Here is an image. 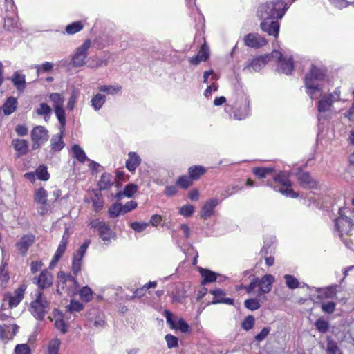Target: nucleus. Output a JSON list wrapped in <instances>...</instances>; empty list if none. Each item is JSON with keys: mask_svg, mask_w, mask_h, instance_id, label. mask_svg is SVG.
I'll list each match as a JSON object with an SVG mask.
<instances>
[{"mask_svg": "<svg viewBox=\"0 0 354 354\" xmlns=\"http://www.w3.org/2000/svg\"><path fill=\"white\" fill-rule=\"evenodd\" d=\"M325 72L314 66H312L310 72L306 75L305 83L308 93L311 98L315 97L322 94L320 87L315 83V81H320L324 79Z\"/></svg>", "mask_w": 354, "mask_h": 354, "instance_id": "obj_1", "label": "nucleus"}, {"mask_svg": "<svg viewBox=\"0 0 354 354\" xmlns=\"http://www.w3.org/2000/svg\"><path fill=\"white\" fill-rule=\"evenodd\" d=\"M50 302L44 295L41 290L36 294V297L30 304V311L37 319L42 320L48 313Z\"/></svg>", "mask_w": 354, "mask_h": 354, "instance_id": "obj_2", "label": "nucleus"}, {"mask_svg": "<svg viewBox=\"0 0 354 354\" xmlns=\"http://www.w3.org/2000/svg\"><path fill=\"white\" fill-rule=\"evenodd\" d=\"M283 6L282 1L266 3L261 7V17L264 19L281 18L285 14L286 8L285 6L282 9L281 7Z\"/></svg>", "mask_w": 354, "mask_h": 354, "instance_id": "obj_3", "label": "nucleus"}, {"mask_svg": "<svg viewBox=\"0 0 354 354\" xmlns=\"http://www.w3.org/2000/svg\"><path fill=\"white\" fill-rule=\"evenodd\" d=\"M78 286L76 279L70 274L60 271L57 274V292L61 294L60 289L65 290L70 293L76 290Z\"/></svg>", "mask_w": 354, "mask_h": 354, "instance_id": "obj_4", "label": "nucleus"}, {"mask_svg": "<svg viewBox=\"0 0 354 354\" xmlns=\"http://www.w3.org/2000/svg\"><path fill=\"white\" fill-rule=\"evenodd\" d=\"M48 138V131L42 126H36L31 131L32 148L33 150L39 149Z\"/></svg>", "mask_w": 354, "mask_h": 354, "instance_id": "obj_5", "label": "nucleus"}, {"mask_svg": "<svg viewBox=\"0 0 354 354\" xmlns=\"http://www.w3.org/2000/svg\"><path fill=\"white\" fill-rule=\"evenodd\" d=\"M91 47V41L86 40L84 44L77 48L72 58V65L75 67L82 66L85 64V59L87 57V51Z\"/></svg>", "mask_w": 354, "mask_h": 354, "instance_id": "obj_6", "label": "nucleus"}, {"mask_svg": "<svg viewBox=\"0 0 354 354\" xmlns=\"http://www.w3.org/2000/svg\"><path fill=\"white\" fill-rule=\"evenodd\" d=\"M26 286L24 284L17 288L13 294L8 293L5 295V300L8 301L9 306L13 308L17 306L24 298V295Z\"/></svg>", "mask_w": 354, "mask_h": 354, "instance_id": "obj_7", "label": "nucleus"}, {"mask_svg": "<svg viewBox=\"0 0 354 354\" xmlns=\"http://www.w3.org/2000/svg\"><path fill=\"white\" fill-rule=\"evenodd\" d=\"M53 274L47 270H43L37 277L34 278V282L41 290L50 288L53 283Z\"/></svg>", "mask_w": 354, "mask_h": 354, "instance_id": "obj_8", "label": "nucleus"}, {"mask_svg": "<svg viewBox=\"0 0 354 354\" xmlns=\"http://www.w3.org/2000/svg\"><path fill=\"white\" fill-rule=\"evenodd\" d=\"M164 315L166 317L167 322L170 325L171 328L179 329L183 333L188 331L189 325L183 318H180L178 322H176L173 319V314L168 310L164 311Z\"/></svg>", "mask_w": 354, "mask_h": 354, "instance_id": "obj_9", "label": "nucleus"}, {"mask_svg": "<svg viewBox=\"0 0 354 354\" xmlns=\"http://www.w3.org/2000/svg\"><path fill=\"white\" fill-rule=\"evenodd\" d=\"M353 221L347 216H340L335 220L336 229L341 234H348L353 227Z\"/></svg>", "mask_w": 354, "mask_h": 354, "instance_id": "obj_10", "label": "nucleus"}, {"mask_svg": "<svg viewBox=\"0 0 354 354\" xmlns=\"http://www.w3.org/2000/svg\"><path fill=\"white\" fill-rule=\"evenodd\" d=\"M244 41L246 46L254 48H261L267 44L264 37L252 33L248 34L245 37Z\"/></svg>", "mask_w": 354, "mask_h": 354, "instance_id": "obj_11", "label": "nucleus"}, {"mask_svg": "<svg viewBox=\"0 0 354 354\" xmlns=\"http://www.w3.org/2000/svg\"><path fill=\"white\" fill-rule=\"evenodd\" d=\"M257 286H259V294H265L270 292L274 277L271 274H266L261 279L257 277Z\"/></svg>", "mask_w": 354, "mask_h": 354, "instance_id": "obj_12", "label": "nucleus"}, {"mask_svg": "<svg viewBox=\"0 0 354 354\" xmlns=\"http://www.w3.org/2000/svg\"><path fill=\"white\" fill-rule=\"evenodd\" d=\"M68 236H69V235L68 233V229L66 228L65 230L64 234L62 236L61 243H59V245L57 249V251L55 252V254L50 262V268L53 267L58 262V261L60 259V258L64 253V252L66 250V245L68 243Z\"/></svg>", "mask_w": 354, "mask_h": 354, "instance_id": "obj_13", "label": "nucleus"}, {"mask_svg": "<svg viewBox=\"0 0 354 354\" xmlns=\"http://www.w3.org/2000/svg\"><path fill=\"white\" fill-rule=\"evenodd\" d=\"M35 239V238L34 235L27 234L23 236L16 243V247L23 256L26 254L29 247L34 243Z\"/></svg>", "mask_w": 354, "mask_h": 354, "instance_id": "obj_14", "label": "nucleus"}, {"mask_svg": "<svg viewBox=\"0 0 354 354\" xmlns=\"http://www.w3.org/2000/svg\"><path fill=\"white\" fill-rule=\"evenodd\" d=\"M269 61H270V55H264L259 56L254 59L250 64L246 66L244 68V70L250 69L252 68L254 71L257 72L260 71Z\"/></svg>", "mask_w": 354, "mask_h": 354, "instance_id": "obj_15", "label": "nucleus"}, {"mask_svg": "<svg viewBox=\"0 0 354 354\" xmlns=\"http://www.w3.org/2000/svg\"><path fill=\"white\" fill-rule=\"evenodd\" d=\"M47 192L43 187H40L39 189H37L35 192V201L37 203L45 205L47 204ZM40 209V214L41 215L44 214L47 212V209L44 206H42Z\"/></svg>", "mask_w": 354, "mask_h": 354, "instance_id": "obj_16", "label": "nucleus"}, {"mask_svg": "<svg viewBox=\"0 0 354 354\" xmlns=\"http://www.w3.org/2000/svg\"><path fill=\"white\" fill-rule=\"evenodd\" d=\"M218 205V201L216 199H212L205 203V204L203 206L201 216L203 219H207L210 217L213 213L214 209L216 206Z\"/></svg>", "mask_w": 354, "mask_h": 354, "instance_id": "obj_17", "label": "nucleus"}, {"mask_svg": "<svg viewBox=\"0 0 354 354\" xmlns=\"http://www.w3.org/2000/svg\"><path fill=\"white\" fill-rule=\"evenodd\" d=\"M261 28L269 35L277 37L279 30V24L278 21H272L270 23L263 21L261 24Z\"/></svg>", "mask_w": 354, "mask_h": 354, "instance_id": "obj_18", "label": "nucleus"}, {"mask_svg": "<svg viewBox=\"0 0 354 354\" xmlns=\"http://www.w3.org/2000/svg\"><path fill=\"white\" fill-rule=\"evenodd\" d=\"M210 293L216 298L215 300L212 301V304L223 303L230 305L234 304V300L232 299L223 297L225 293L221 289L217 288L210 290Z\"/></svg>", "mask_w": 354, "mask_h": 354, "instance_id": "obj_19", "label": "nucleus"}, {"mask_svg": "<svg viewBox=\"0 0 354 354\" xmlns=\"http://www.w3.org/2000/svg\"><path fill=\"white\" fill-rule=\"evenodd\" d=\"M126 162V167L129 171H134L141 162L140 156L135 152H129Z\"/></svg>", "mask_w": 354, "mask_h": 354, "instance_id": "obj_20", "label": "nucleus"}, {"mask_svg": "<svg viewBox=\"0 0 354 354\" xmlns=\"http://www.w3.org/2000/svg\"><path fill=\"white\" fill-rule=\"evenodd\" d=\"M98 232L100 237L104 242L109 243L111 239H114L115 237V234L107 224L101 226Z\"/></svg>", "mask_w": 354, "mask_h": 354, "instance_id": "obj_21", "label": "nucleus"}, {"mask_svg": "<svg viewBox=\"0 0 354 354\" xmlns=\"http://www.w3.org/2000/svg\"><path fill=\"white\" fill-rule=\"evenodd\" d=\"M299 183L306 188H314L317 186V182L309 175L308 173H301L298 176Z\"/></svg>", "mask_w": 354, "mask_h": 354, "instance_id": "obj_22", "label": "nucleus"}, {"mask_svg": "<svg viewBox=\"0 0 354 354\" xmlns=\"http://www.w3.org/2000/svg\"><path fill=\"white\" fill-rule=\"evenodd\" d=\"M64 132L60 130L59 134L53 136L50 140V147L53 151H59L62 150L65 144L62 140Z\"/></svg>", "mask_w": 354, "mask_h": 354, "instance_id": "obj_23", "label": "nucleus"}, {"mask_svg": "<svg viewBox=\"0 0 354 354\" xmlns=\"http://www.w3.org/2000/svg\"><path fill=\"white\" fill-rule=\"evenodd\" d=\"M11 80L18 91L21 92L25 89L26 83L24 75L15 72Z\"/></svg>", "mask_w": 354, "mask_h": 354, "instance_id": "obj_24", "label": "nucleus"}, {"mask_svg": "<svg viewBox=\"0 0 354 354\" xmlns=\"http://www.w3.org/2000/svg\"><path fill=\"white\" fill-rule=\"evenodd\" d=\"M12 145L20 155H25L28 152V142L26 140L15 139L12 141Z\"/></svg>", "mask_w": 354, "mask_h": 354, "instance_id": "obj_25", "label": "nucleus"}, {"mask_svg": "<svg viewBox=\"0 0 354 354\" xmlns=\"http://www.w3.org/2000/svg\"><path fill=\"white\" fill-rule=\"evenodd\" d=\"M138 190V186L135 184H129L127 185L123 192H120L116 194V198L118 200H121L122 197L127 196L131 197Z\"/></svg>", "mask_w": 354, "mask_h": 354, "instance_id": "obj_26", "label": "nucleus"}, {"mask_svg": "<svg viewBox=\"0 0 354 354\" xmlns=\"http://www.w3.org/2000/svg\"><path fill=\"white\" fill-rule=\"evenodd\" d=\"M111 176L109 174H102L100 180L98 182V187L100 190H106L109 189L113 185V182L111 180Z\"/></svg>", "mask_w": 354, "mask_h": 354, "instance_id": "obj_27", "label": "nucleus"}, {"mask_svg": "<svg viewBox=\"0 0 354 354\" xmlns=\"http://www.w3.org/2000/svg\"><path fill=\"white\" fill-rule=\"evenodd\" d=\"M333 103V100L327 95H324L318 102L319 112H326L330 110Z\"/></svg>", "mask_w": 354, "mask_h": 354, "instance_id": "obj_28", "label": "nucleus"}, {"mask_svg": "<svg viewBox=\"0 0 354 354\" xmlns=\"http://www.w3.org/2000/svg\"><path fill=\"white\" fill-rule=\"evenodd\" d=\"M93 203V207L95 212L100 211L104 206V201L101 193L95 192L94 195L91 197Z\"/></svg>", "mask_w": 354, "mask_h": 354, "instance_id": "obj_29", "label": "nucleus"}, {"mask_svg": "<svg viewBox=\"0 0 354 354\" xmlns=\"http://www.w3.org/2000/svg\"><path fill=\"white\" fill-rule=\"evenodd\" d=\"M106 101L105 95L97 93L91 99V106L94 108L95 111H97L101 109Z\"/></svg>", "mask_w": 354, "mask_h": 354, "instance_id": "obj_30", "label": "nucleus"}, {"mask_svg": "<svg viewBox=\"0 0 354 354\" xmlns=\"http://www.w3.org/2000/svg\"><path fill=\"white\" fill-rule=\"evenodd\" d=\"M338 287L339 286L337 285H333V286H330L326 288L320 289L319 290V292H321L324 296V297L328 298V299H332L336 296Z\"/></svg>", "mask_w": 354, "mask_h": 354, "instance_id": "obj_31", "label": "nucleus"}, {"mask_svg": "<svg viewBox=\"0 0 354 354\" xmlns=\"http://www.w3.org/2000/svg\"><path fill=\"white\" fill-rule=\"evenodd\" d=\"M7 264L5 263L0 267V286L5 288L8 283L10 276L6 268Z\"/></svg>", "mask_w": 354, "mask_h": 354, "instance_id": "obj_32", "label": "nucleus"}, {"mask_svg": "<svg viewBox=\"0 0 354 354\" xmlns=\"http://www.w3.org/2000/svg\"><path fill=\"white\" fill-rule=\"evenodd\" d=\"M205 172V169L202 166H194L189 169V175L192 180L198 179Z\"/></svg>", "mask_w": 354, "mask_h": 354, "instance_id": "obj_33", "label": "nucleus"}, {"mask_svg": "<svg viewBox=\"0 0 354 354\" xmlns=\"http://www.w3.org/2000/svg\"><path fill=\"white\" fill-rule=\"evenodd\" d=\"M49 98L50 101L53 102V106H54V109L60 108L63 106L64 97L62 94L54 93L50 95Z\"/></svg>", "mask_w": 354, "mask_h": 354, "instance_id": "obj_34", "label": "nucleus"}, {"mask_svg": "<svg viewBox=\"0 0 354 354\" xmlns=\"http://www.w3.org/2000/svg\"><path fill=\"white\" fill-rule=\"evenodd\" d=\"M55 115L60 123L59 130L64 131L66 126L65 111L62 107L55 109Z\"/></svg>", "mask_w": 354, "mask_h": 354, "instance_id": "obj_35", "label": "nucleus"}, {"mask_svg": "<svg viewBox=\"0 0 354 354\" xmlns=\"http://www.w3.org/2000/svg\"><path fill=\"white\" fill-rule=\"evenodd\" d=\"M72 151L73 156L77 158L80 162H84L86 159V156L83 149L77 144L72 146Z\"/></svg>", "mask_w": 354, "mask_h": 354, "instance_id": "obj_36", "label": "nucleus"}, {"mask_svg": "<svg viewBox=\"0 0 354 354\" xmlns=\"http://www.w3.org/2000/svg\"><path fill=\"white\" fill-rule=\"evenodd\" d=\"M200 272L203 277V281H202L203 284L214 282L216 279V274L208 270L201 269Z\"/></svg>", "mask_w": 354, "mask_h": 354, "instance_id": "obj_37", "label": "nucleus"}, {"mask_svg": "<svg viewBox=\"0 0 354 354\" xmlns=\"http://www.w3.org/2000/svg\"><path fill=\"white\" fill-rule=\"evenodd\" d=\"M98 89L101 92L106 93L109 95H114L121 91L122 86H119V85H113V86L102 85V86H100L98 88Z\"/></svg>", "mask_w": 354, "mask_h": 354, "instance_id": "obj_38", "label": "nucleus"}, {"mask_svg": "<svg viewBox=\"0 0 354 354\" xmlns=\"http://www.w3.org/2000/svg\"><path fill=\"white\" fill-rule=\"evenodd\" d=\"M280 67L283 73L286 75L290 74L293 69V63L292 59H289L286 60L283 59L280 62Z\"/></svg>", "mask_w": 354, "mask_h": 354, "instance_id": "obj_39", "label": "nucleus"}, {"mask_svg": "<svg viewBox=\"0 0 354 354\" xmlns=\"http://www.w3.org/2000/svg\"><path fill=\"white\" fill-rule=\"evenodd\" d=\"M274 180L280 183L284 187H290L291 182L288 179V174L285 171H281L274 177Z\"/></svg>", "mask_w": 354, "mask_h": 354, "instance_id": "obj_40", "label": "nucleus"}, {"mask_svg": "<svg viewBox=\"0 0 354 354\" xmlns=\"http://www.w3.org/2000/svg\"><path fill=\"white\" fill-rule=\"evenodd\" d=\"M284 279L286 280V285L290 289H295L299 287V281L292 275L290 274H285Z\"/></svg>", "mask_w": 354, "mask_h": 354, "instance_id": "obj_41", "label": "nucleus"}, {"mask_svg": "<svg viewBox=\"0 0 354 354\" xmlns=\"http://www.w3.org/2000/svg\"><path fill=\"white\" fill-rule=\"evenodd\" d=\"M274 169L272 167H255L253 172L259 178H265L267 174L272 173Z\"/></svg>", "mask_w": 354, "mask_h": 354, "instance_id": "obj_42", "label": "nucleus"}, {"mask_svg": "<svg viewBox=\"0 0 354 354\" xmlns=\"http://www.w3.org/2000/svg\"><path fill=\"white\" fill-rule=\"evenodd\" d=\"M60 340L57 338L52 339L48 345V354H58L60 346Z\"/></svg>", "mask_w": 354, "mask_h": 354, "instance_id": "obj_43", "label": "nucleus"}, {"mask_svg": "<svg viewBox=\"0 0 354 354\" xmlns=\"http://www.w3.org/2000/svg\"><path fill=\"white\" fill-rule=\"evenodd\" d=\"M192 180L187 176H180L176 181V184L183 189H187L192 185Z\"/></svg>", "mask_w": 354, "mask_h": 354, "instance_id": "obj_44", "label": "nucleus"}, {"mask_svg": "<svg viewBox=\"0 0 354 354\" xmlns=\"http://www.w3.org/2000/svg\"><path fill=\"white\" fill-rule=\"evenodd\" d=\"M109 214L111 218L117 217L120 214H124L122 209V204L115 203L111 205L109 209Z\"/></svg>", "mask_w": 354, "mask_h": 354, "instance_id": "obj_45", "label": "nucleus"}, {"mask_svg": "<svg viewBox=\"0 0 354 354\" xmlns=\"http://www.w3.org/2000/svg\"><path fill=\"white\" fill-rule=\"evenodd\" d=\"M315 326L316 328L322 333H326L329 329V324L327 321L324 320L322 319H317L315 323Z\"/></svg>", "mask_w": 354, "mask_h": 354, "instance_id": "obj_46", "label": "nucleus"}, {"mask_svg": "<svg viewBox=\"0 0 354 354\" xmlns=\"http://www.w3.org/2000/svg\"><path fill=\"white\" fill-rule=\"evenodd\" d=\"M81 298L86 302L90 301L93 298V292L87 286L83 287L80 292Z\"/></svg>", "mask_w": 354, "mask_h": 354, "instance_id": "obj_47", "label": "nucleus"}, {"mask_svg": "<svg viewBox=\"0 0 354 354\" xmlns=\"http://www.w3.org/2000/svg\"><path fill=\"white\" fill-rule=\"evenodd\" d=\"M255 319L252 315H248L241 324L242 328L245 330H249L252 329L254 326Z\"/></svg>", "mask_w": 354, "mask_h": 354, "instance_id": "obj_48", "label": "nucleus"}, {"mask_svg": "<svg viewBox=\"0 0 354 354\" xmlns=\"http://www.w3.org/2000/svg\"><path fill=\"white\" fill-rule=\"evenodd\" d=\"M35 174L37 176V178L42 180H47L49 178V174L47 171V168L44 165L39 166L36 171Z\"/></svg>", "mask_w": 354, "mask_h": 354, "instance_id": "obj_49", "label": "nucleus"}, {"mask_svg": "<svg viewBox=\"0 0 354 354\" xmlns=\"http://www.w3.org/2000/svg\"><path fill=\"white\" fill-rule=\"evenodd\" d=\"M82 28L83 25L81 22L77 21L68 25L66 28V31L68 34H75L81 30Z\"/></svg>", "mask_w": 354, "mask_h": 354, "instance_id": "obj_50", "label": "nucleus"}, {"mask_svg": "<svg viewBox=\"0 0 354 354\" xmlns=\"http://www.w3.org/2000/svg\"><path fill=\"white\" fill-rule=\"evenodd\" d=\"M245 307L250 310H255L260 308L261 305L257 299H249L244 302Z\"/></svg>", "mask_w": 354, "mask_h": 354, "instance_id": "obj_51", "label": "nucleus"}, {"mask_svg": "<svg viewBox=\"0 0 354 354\" xmlns=\"http://www.w3.org/2000/svg\"><path fill=\"white\" fill-rule=\"evenodd\" d=\"M51 112V108L46 103L40 104L39 107L36 110V113L39 115H48Z\"/></svg>", "mask_w": 354, "mask_h": 354, "instance_id": "obj_52", "label": "nucleus"}, {"mask_svg": "<svg viewBox=\"0 0 354 354\" xmlns=\"http://www.w3.org/2000/svg\"><path fill=\"white\" fill-rule=\"evenodd\" d=\"M66 308L70 313L80 312L84 308V306L79 301L71 300V304L66 306Z\"/></svg>", "mask_w": 354, "mask_h": 354, "instance_id": "obj_53", "label": "nucleus"}, {"mask_svg": "<svg viewBox=\"0 0 354 354\" xmlns=\"http://www.w3.org/2000/svg\"><path fill=\"white\" fill-rule=\"evenodd\" d=\"M15 354H30V346L27 344H17L15 349Z\"/></svg>", "mask_w": 354, "mask_h": 354, "instance_id": "obj_54", "label": "nucleus"}, {"mask_svg": "<svg viewBox=\"0 0 354 354\" xmlns=\"http://www.w3.org/2000/svg\"><path fill=\"white\" fill-rule=\"evenodd\" d=\"M82 258L78 257L77 256L73 257V263H72V271L74 274H77L81 270L82 266Z\"/></svg>", "mask_w": 354, "mask_h": 354, "instance_id": "obj_55", "label": "nucleus"}, {"mask_svg": "<svg viewBox=\"0 0 354 354\" xmlns=\"http://www.w3.org/2000/svg\"><path fill=\"white\" fill-rule=\"evenodd\" d=\"M169 348H176L178 346V338L172 335L168 334L165 337Z\"/></svg>", "mask_w": 354, "mask_h": 354, "instance_id": "obj_56", "label": "nucleus"}, {"mask_svg": "<svg viewBox=\"0 0 354 354\" xmlns=\"http://www.w3.org/2000/svg\"><path fill=\"white\" fill-rule=\"evenodd\" d=\"M202 61H206L209 58V49L206 44H203L197 54Z\"/></svg>", "mask_w": 354, "mask_h": 354, "instance_id": "obj_57", "label": "nucleus"}, {"mask_svg": "<svg viewBox=\"0 0 354 354\" xmlns=\"http://www.w3.org/2000/svg\"><path fill=\"white\" fill-rule=\"evenodd\" d=\"M326 350L330 354H336L339 350V348L335 341L328 338Z\"/></svg>", "mask_w": 354, "mask_h": 354, "instance_id": "obj_58", "label": "nucleus"}, {"mask_svg": "<svg viewBox=\"0 0 354 354\" xmlns=\"http://www.w3.org/2000/svg\"><path fill=\"white\" fill-rule=\"evenodd\" d=\"M77 97H78V92L77 91H75V89H73L72 91V93L71 95V97H69V100H68V102L67 104V108L69 110L72 111L74 109L75 104Z\"/></svg>", "mask_w": 354, "mask_h": 354, "instance_id": "obj_59", "label": "nucleus"}, {"mask_svg": "<svg viewBox=\"0 0 354 354\" xmlns=\"http://www.w3.org/2000/svg\"><path fill=\"white\" fill-rule=\"evenodd\" d=\"M90 243V240H86L84 242V243L80 247V248L77 251L76 254H74V256H77L78 257L82 259Z\"/></svg>", "mask_w": 354, "mask_h": 354, "instance_id": "obj_60", "label": "nucleus"}, {"mask_svg": "<svg viewBox=\"0 0 354 354\" xmlns=\"http://www.w3.org/2000/svg\"><path fill=\"white\" fill-rule=\"evenodd\" d=\"M194 211V207L193 205H184L180 209V214L185 217L190 216Z\"/></svg>", "mask_w": 354, "mask_h": 354, "instance_id": "obj_61", "label": "nucleus"}, {"mask_svg": "<svg viewBox=\"0 0 354 354\" xmlns=\"http://www.w3.org/2000/svg\"><path fill=\"white\" fill-rule=\"evenodd\" d=\"M336 304L334 302L330 301L322 304V310L327 313H333L335 310Z\"/></svg>", "mask_w": 354, "mask_h": 354, "instance_id": "obj_62", "label": "nucleus"}, {"mask_svg": "<svg viewBox=\"0 0 354 354\" xmlns=\"http://www.w3.org/2000/svg\"><path fill=\"white\" fill-rule=\"evenodd\" d=\"M270 331V328L269 327H264L261 331L255 336L254 339L258 342H261L266 339Z\"/></svg>", "mask_w": 354, "mask_h": 354, "instance_id": "obj_63", "label": "nucleus"}, {"mask_svg": "<svg viewBox=\"0 0 354 354\" xmlns=\"http://www.w3.org/2000/svg\"><path fill=\"white\" fill-rule=\"evenodd\" d=\"M138 204L136 201H131L127 202L124 205H122V209L123 214H126L132 209H134L137 207Z\"/></svg>", "mask_w": 354, "mask_h": 354, "instance_id": "obj_64", "label": "nucleus"}]
</instances>
